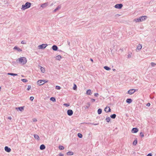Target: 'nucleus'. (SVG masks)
Here are the masks:
<instances>
[{
  "mask_svg": "<svg viewBox=\"0 0 156 156\" xmlns=\"http://www.w3.org/2000/svg\"><path fill=\"white\" fill-rule=\"evenodd\" d=\"M16 62L22 65H24L27 63V58L25 57H22L19 58L16 60Z\"/></svg>",
  "mask_w": 156,
  "mask_h": 156,
  "instance_id": "nucleus-1",
  "label": "nucleus"
},
{
  "mask_svg": "<svg viewBox=\"0 0 156 156\" xmlns=\"http://www.w3.org/2000/svg\"><path fill=\"white\" fill-rule=\"evenodd\" d=\"M147 18V16H142L139 18L135 19L134 20L136 22H140L145 20Z\"/></svg>",
  "mask_w": 156,
  "mask_h": 156,
  "instance_id": "nucleus-2",
  "label": "nucleus"
},
{
  "mask_svg": "<svg viewBox=\"0 0 156 156\" xmlns=\"http://www.w3.org/2000/svg\"><path fill=\"white\" fill-rule=\"evenodd\" d=\"M31 4L30 2H27L24 5H22L21 9L23 10H24L26 9L29 8L30 7Z\"/></svg>",
  "mask_w": 156,
  "mask_h": 156,
  "instance_id": "nucleus-3",
  "label": "nucleus"
},
{
  "mask_svg": "<svg viewBox=\"0 0 156 156\" xmlns=\"http://www.w3.org/2000/svg\"><path fill=\"white\" fill-rule=\"evenodd\" d=\"M48 45L47 44H42L38 46V48L39 49H44Z\"/></svg>",
  "mask_w": 156,
  "mask_h": 156,
  "instance_id": "nucleus-4",
  "label": "nucleus"
},
{
  "mask_svg": "<svg viewBox=\"0 0 156 156\" xmlns=\"http://www.w3.org/2000/svg\"><path fill=\"white\" fill-rule=\"evenodd\" d=\"M45 82V81L44 80H40L37 82V84L39 85H42L44 84L45 83L47 82V81Z\"/></svg>",
  "mask_w": 156,
  "mask_h": 156,
  "instance_id": "nucleus-5",
  "label": "nucleus"
},
{
  "mask_svg": "<svg viewBox=\"0 0 156 156\" xmlns=\"http://www.w3.org/2000/svg\"><path fill=\"white\" fill-rule=\"evenodd\" d=\"M123 5L122 4L120 3L116 4L114 7L116 9H120L123 7Z\"/></svg>",
  "mask_w": 156,
  "mask_h": 156,
  "instance_id": "nucleus-6",
  "label": "nucleus"
},
{
  "mask_svg": "<svg viewBox=\"0 0 156 156\" xmlns=\"http://www.w3.org/2000/svg\"><path fill=\"white\" fill-rule=\"evenodd\" d=\"M136 90L134 89H131L127 91V93L131 95L133 94L136 91Z\"/></svg>",
  "mask_w": 156,
  "mask_h": 156,
  "instance_id": "nucleus-7",
  "label": "nucleus"
},
{
  "mask_svg": "<svg viewBox=\"0 0 156 156\" xmlns=\"http://www.w3.org/2000/svg\"><path fill=\"white\" fill-rule=\"evenodd\" d=\"M139 131L137 127H134L132 128L131 130V132L133 133H136Z\"/></svg>",
  "mask_w": 156,
  "mask_h": 156,
  "instance_id": "nucleus-8",
  "label": "nucleus"
},
{
  "mask_svg": "<svg viewBox=\"0 0 156 156\" xmlns=\"http://www.w3.org/2000/svg\"><path fill=\"white\" fill-rule=\"evenodd\" d=\"M67 114L69 116H71L73 114V111L71 109H69L67 111Z\"/></svg>",
  "mask_w": 156,
  "mask_h": 156,
  "instance_id": "nucleus-9",
  "label": "nucleus"
},
{
  "mask_svg": "<svg viewBox=\"0 0 156 156\" xmlns=\"http://www.w3.org/2000/svg\"><path fill=\"white\" fill-rule=\"evenodd\" d=\"M104 111L106 113H108L109 112H110L111 111V109L109 107H106L104 109Z\"/></svg>",
  "mask_w": 156,
  "mask_h": 156,
  "instance_id": "nucleus-10",
  "label": "nucleus"
},
{
  "mask_svg": "<svg viewBox=\"0 0 156 156\" xmlns=\"http://www.w3.org/2000/svg\"><path fill=\"white\" fill-rule=\"evenodd\" d=\"M61 8V5H59L53 11V12H56L57 11L60 9Z\"/></svg>",
  "mask_w": 156,
  "mask_h": 156,
  "instance_id": "nucleus-11",
  "label": "nucleus"
},
{
  "mask_svg": "<svg viewBox=\"0 0 156 156\" xmlns=\"http://www.w3.org/2000/svg\"><path fill=\"white\" fill-rule=\"evenodd\" d=\"M51 49L54 51H57L58 50V48L57 45H54L52 47Z\"/></svg>",
  "mask_w": 156,
  "mask_h": 156,
  "instance_id": "nucleus-12",
  "label": "nucleus"
},
{
  "mask_svg": "<svg viewBox=\"0 0 156 156\" xmlns=\"http://www.w3.org/2000/svg\"><path fill=\"white\" fill-rule=\"evenodd\" d=\"M5 150L6 151L8 152H9L11 151V149L8 146H5Z\"/></svg>",
  "mask_w": 156,
  "mask_h": 156,
  "instance_id": "nucleus-13",
  "label": "nucleus"
},
{
  "mask_svg": "<svg viewBox=\"0 0 156 156\" xmlns=\"http://www.w3.org/2000/svg\"><path fill=\"white\" fill-rule=\"evenodd\" d=\"M104 31L105 30H103L102 31V33H101V36L102 38H104V39H105L106 38L105 37H104L105 36V35H106V34L105 33Z\"/></svg>",
  "mask_w": 156,
  "mask_h": 156,
  "instance_id": "nucleus-14",
  "label": "nucleus"
},
{
  "mask_svg": "<svg viewBox=\"0 0 156 156\" xmlns=\"http://www.w3.org/2000/svg\"><path fill=\"white\" fill-rule=\"evenodd\" d=\"M13 49L14 50H17L19 52H21L22 51L21 49L20 48L16 46H15L14 48Z\"/></svg>",
  "mask_w": 156,
  "mask_h": 156,
  "instance_id": "nucleus-15",
  "label": "nucleus"
},
{
  "mask_svg": "<svg viewBox=\"0 0 156 156\" xmlns=\"http://www.w3.org/2000/svg\"><path fill=\"white\" fill-rule=\"evenodd\" d=\"M132 100L130 98H127L126 101V102L128 104H130L132 102Z\"/></svg>",
  "mask_w": 156,
  "mask_h": 156,
  "instance_id": "nucleus-16",
  "label": "nucleus"
},
{
  "mask_svg": "<svg viewBox=\"0 0 156 156\" xmlns=\"http://www.w3.org/2000/svg\"><path fill=\"white\" fill-rule=\"evenodd\" d=\"M48 5V2L42 4L41 5V7H42L43 8H44L46 7Z\"/></svg>",
  "mask_w": 156,
  "mask_h": 156,
  "instance_id": "nucleus-17",
  "label": "nucleus"
},
{
  "mask_svg": "<svg viewBox=\"0 0 156 156\" xmlns=\"http://www.w3.org/2000/svg\"><path fill=\"white\" fill-rule=\"evenodd\" d=\"M49 100L53 102H55L56 101V98L54 97H52Z\"/></svg>",
  "mask_w": 156,
  "mask_h": 156,
  "instance_id": "nucleus-18",
  "label": "nucleus"
},
{
  "mask_svg": "<svg viewBox=\"0 0 156 156\" xmlns=\"http://www.w3.org/2000/svg\"><path fill=\"white\" fill-rule=\"evenodd\" d=\"M34 137L35 139H36L38 140H40V138L39 136L36 134H34Z\"/></svg>",
  "mask_w": 156,
  "mask_h": 156,
  "instance_id": "nucleus-19",
  "label": "nucleus"
},
{
  "mask_svg": "<svg viewBox=\"0 0 156 156\" xmlns=\"http://www.w3.org/2000/svg\"><path fill=\"white\" fill-rule=\"evenodd\" d=\"M86 94L87 95H90L92 94L91 90L88 89L87 90Z\"/></svg>",
  "mask_w": 156,
  "mask_h": 156,
  "instance_id": "nucleus-20",
  "label": "nucleus"
},
{
  "mask_svg": "<svg viewBox=\"0 0 156 156\" xmlns=\"http://www.w3.org/2000/svg\"><path fill=\"white\" fill-rule=\"evenodd\" d=\"M62 58V56L60 55H58L55 57V59L58 60H60Z\"/></svg>",
  "mask_w": 156,
  "mask_h": 156,
  "instance_id": "nucleus-21",
  "label": "nucleus"
},
{
  "mask_svg": "<svg viewBox=\"0 0 156 156\" xmlns=\"http://www.w3.org/2000/svg\"><path fill=\"white\" fill-rule=\"evenodd\" d=\"M66 154L68 155H73L74 153L71 151H69L66 153Z\"/></svg>",
  "mask_w": 156,
  "mask_h": 156,
  "instance_id": "nucleus-22",
  "label": "nucleus"
},
{
  "mask_svg": "<svg viewBox=\"0 0 156 156\" xmlns=\"http://www.w3.org/2000/svg\"><path fill=\"white\" fill-rule=\"evenodd\" d=\"M104 69L106 70L109 71L111 70V68L107 66H105L104 67Z\"/></svg>",
  "mask_w": 156,
  "mask_h": 156,
  "instance_id": "nucleus-23",
  "label": "nucleus"
},
{
  "mask_svg": "<svg viewBox=\"0 0 156 156\" xmlns=\"http://www.w3.org/2000/svg\"><path fill=\"white\" fill-rule=\"evenodd\" d=\"M45 148V146L44 144H42L40 146V149L43 150Z\"/></svg>",
  "mask_w": 156,
  "mask_h": 156,
  "instance_id": "nucleus-24",
  "label": "nucleus"
},
{
  "mask_svg": "<svg viewBox=\"0 0 156 156\" xmlns=\"http://www.w3.org/2000/svg\"><path fill=\"white\" fill-rule=\"evenodd\" d=\"M137 143V138H135V140L133 141V144L134 145H136Z\"/></svg>",
  "mask_w": 156,
  "mask_h": 156,
  "instance_id": "nucleus-25",
  "label": "nucleus"
},
{
  "mask_svg": "<svg viewBox=\"0 0 156 156\" xmlns=\"http://www.w3.org/2000/svg\"><path fill=\"white\" fill-rule=\"evenodd\" d=\"M116 115L115 114H114L112 115H111L110 116V117L112 119H115L116 117Z\"/></svg>",
  "mask_w": 156,
  "mask_h": 156,
  "instance_id": "nucleus-26",
  "label": "nucleus"
},
{
  "mask_svg": "<svg viewBox=\"0 0 156 156\" xmlns=\"http://www.w3.org/2000/svg\"><path fill=\"white\" fill-rule=\"evenodd\" d=\"M142 48V46L140 44H139L137 46L136 49L138 50H140Z\"/></svg>",
  "mask_w": 156,
  "mask_h": 156,
  "instance_id": "nucleus-27",
  "label": "nucleus"
},
{
  "mask_svg": "<svg viewBox=\"0 0 156 156\" xmlns=\"http://www.w3.org/2000/svg\"><path fill=\"white\" fill-rule=\"evenodd\" d=\"M110 120L111 118L107 116L105 119L106 121L108 122H109L110 121Z\"/></svg>",
  "mask_w": 156,
  "mask_h": 156,
  "instance_id": "nucleus-28",
  "label": "nucleus"
},
{
  "mask_svg": "<svg viewBox=\"0 0 156 156\" xmlns=\"http://www.w3.org/2000/svg\"><path fill=\"white\" fill-rule=\"evenodd\" d=\"M16 109H18L20 111H22L23 110V107H20L18 108H16Z\"/></svg>",
  "mask_w": 156,
  "mask_h": 156,
  "instance_id": "nucleus-29",
  "label": "nucleus"
},
{
  "mask_svg": "<svg viewBox=\"0 0 156 156\" xmlns=\"http://www.w3.org/2000/svg\"><path fill=\"white\" fill-rule=\"evenodd\" d=\"M102 112V110L101 108H99L98 110V113L99 115Z\"/></svg>",
  "mask_w": 156,
  "mask_h": 156,
  "instance_id": "nucleus-30",
  "label": "nucleus"
},
{
  "mask_svg": "<svg viewBox=\"0 0 156 156\" xmlns=\"http://www.w3.org/2000/svg\"><path fill=\"white\" fill-rule=\"evenodd\" d=\"M58 148L60 150H62L64 149V147L63 146L60 145L58 146Z\"/></svg>",
  "mask_w": 156,
  "mask_h": 156,
  "instance_id": "nucleus-31",
  "label": "nucleus"
},
{
  "mask_svg": "<svg viewBox=\"0 0 156 156\" xmlns=\"http://www.w3.org/2000/svg\"><path fill=\"white\" fill-rule=\"evenodd\" d=\"M7 74L8 75L13 76H16L17 75V74L14 73H8Z\"/></svg>",
  "mask_w": 156,
  "mask_h": 156,
  "instance_id": "nucleus-32",
  "label": "nucleus"
},
{
  "mask_svg": "<svg viewBox=\"0 0 156 156\" xmlns=\"http://www.w3.org/2000/svg\"><path fill=\"white\" fill-rule=\"evenodd\" d=\"M77 89V86L74 83L73 85V89L74 90H76Z\"/></svg>",
  "mask_w": 156,
  "mask_h": 156,
  "instance_id": "nucleus-33",
  "label": "nucleus"
},
{
  "mask_svg": "<svg viewBox=\"0 0 156 156\" xmlns=\"http://www.w3.org/2000/svg\"><path fill=\"white\" fill-rule=\"evenodd\" d=\"M77 136L79 138H81L82 137L83 135L81 133H78L77 134Z\"/></svg>",
  "mask_w": 156,
  "mask_h": 156,
  "instance_id": "nucleus-34",
  "label": "nucleus"
},
{
  "mask_svg": "<svg viewBox=\"0 0 156 156\" xmlns=\"http://www.w3.org/2000/svg\"><path fill=\"white\" fill-rule=\"evenodd\" d=\"M132 53L131 52H130L129 53L128 55H127V58H129L131 57V55Z\"/></svg>",
  "mask_w": 156,
  "mask_h": 156,
  "instance_id": "nucleus-35",
  "label": "nucleus"
},
{
  "mask_svg": "<svg viewBox=\"0 0 156 156\" xmlns=\"http://www.w3.org/2000/svg\"><path fill=\"white\" fill-rule=\"evenodd\" d=\"M61 87L60 86H55V89L57 90H59L61 89Z\"/></svg>",
  "mask_w": 156,
  "mask_h": 156,
  "instance_id": "nucleus-36",
  "label": "nucleus"
},
{
  "mask_svg": "<svg viewBox=\"0 0 156 156\" xmlns=\"http://www.w3.org/2000/svg\"><path fill=\"white\" fill-rule=\"evenodd\" d=\"M41 70L42 72L43 73L44 72L45 70L44 68L41 67Z\"/></svg>",
  "mask_w": 156,
  "mask_h": 156,
  "instance_id": "nucleus-37",
  "label": "nucleus"
},
{
  "mask_svg": "<svg viewBox=\"0 0 156 156\" xmlns=\"http://www.w3.org/2000/svg\"><path fill=\"white\" fill-rule=\"evenodd\" d=\"M21 80L23 82H24V83L27 82L28 81V80L26 79H22Z\"/></svg>",
  "mask_w": 156,
  "mask_h": 156,
  "instance_id": "nucleus-38",
  "label": "nucleus"
},
{
  "mask_svg": "<svg viewBox=\"0 0 156 156\" xmlns=\"http://www.w3.org/2000/svg\"><path fill=\"white\" fill-rule=\"evenodd\" d=\"M156 65V64H155V63H154V62H152L151 63V65L152 67H154V66H155Z\"/></svg>",
  "mask_w": 156,
  "mask_h": 156,
  "instance_id": "nucleus-39",
  "label": "nucleus"
},
{
  "mask_svg": "<svg viewBox=\"0 0 156 156\" xmlns=\"http://www.w3.org/2000/svg\"><path fill=\"white\" fill-rule=\"evenodd\" d=\"M63 105L67 107L70 105V104L69 103H65L63 104Z\"/></svg>",
  "mask_w": 156,
  "mask_h": 156,
  "instance_id": "nucleus-40",
  "label": "nucleus"
},
{
  "mask_svg": "<svg viewBox=\"0 0 156 156\" xmlns=\"http://www.w3.org/2000/svg\"><path fill=\"white\" fill-rule=\"evenodd\" d=\"M140 136L141 137H143L144 136V133L142 132H140Z\"/></svg>",
  "mask_w": 156,
  "mask_h": 156,
  "instance_id": "nucleus-41",
  "label": "nucleus"
},
{
  "mask_svg": "<svg viewBox=\"0 0 156 156\" xmlns=\"http://www.w3.org/2000/svg\"><path fill=\"white\" fill-rule=\"evenodd\" d=\"M99 124V123H89V124H90L93 125H98Z\"/></svg>",
  "mask_w": 156,
  "mask_h": 156,
  "instance_id": "nucleus-42",
  "label": "nucleus"
},
{
  "mask_svg": "<svg viewBox=\"0 0 156 156\" xmlns=\"http://www.w3.org/2000/svg\"><path fill=\"white\" fill-rule=\"evenodd\" d=\"M31 86L30 85H28V87L27 88V90H30V89L31 88Z\"/></svg>",
  "mask_w": 156,
  "mask_h": 156,
  "instance_id": "nucleus-43",
  "label": "nucleus"
},
{
  "mask_svg": "<svg viewBox=\"0 0 156 156\" xmlns=\"http://www.w3.org/2000/svg\"><path fill=\"white\" fill-rule=\"evenodd\" d=\"M43 98H44V100H48V97H47L46 96H44Z\"/></svg>",
  "mask_w": 156,
  "mask_h": 156,
  "instance_id": "nucleus-44",
  "label": "nucleus"
},
{
  "mask_svg": "<svg viewBox=\"0 0 156 156\" xmlns=\"http://www.w3.org/2000/svg\"><path fill=\"white\" fill-rule=\"evenodd\" d=\"M30 99L31 101H33L34 99V97H33L31 96L30 97Z\"/></svg>",
  "mask_w": 156,
  "mask_h": 156,
  "instance_id": "nucleus-45",
  "label": "nucleus"
},
{
  "mask_svg": "<svg viewBox=\"0 0 156 156\" xmlns=\"http://www.w3.org/2000/svg\"><path fill=\"white\" fill-rule=\"evenodd\" d=\"M95 100L94 99L91 98V101L92 102H95Z\"/></svg>",
  "mask_w": 156,
  "mask_h": 156,
  "instance_id": "nucleus-46",
  "label": "nucleus"
},
{
  "mask_svg": "<svg viewBox=\"0 0 156 156\" xmlns=\"http://www.w3.org/2000/svg\"><path fill=\"white\" fill-rule=\"evenodd\" d=\"M99 94L98 93H95L94 94V96L95 97H97L98 96Z\"/></svg>",
  "mask_w": 156,
  "mask_h": 156,
  "instance_id": "nucleus-47",
  "label": "nucleus"
},
{
  "mask_svg": "<svg viewBox=\"0 0 156 156\" xmlns=\"http://www.w3.org/2000/svg\"><path fill=\"white\" fill-rule=\"evenodd\" d=\"M151 105V104L150 103H148L146 104V105L148 107H149Z\"/></svg>",
  "mask_w": 156,
  "mask_h": 156,
  "instance_id": "nucleus-48",
  "label": "nucleus"
},
{
  "mask_svg": "<svg viewBox=\"0 0 156 156\" xmlns=\"http://www.w3.org/2000/svg\"><path fill=\"white\" fill-rule=\"evenodd\" d=\"M84 107V108L85 109H87L89 107V106L87 105Z\"/></svg>",
  "mask_w": 156,
  "mask_h": 156,
  "instance_id": "nucleus-49",
  "label": "nucleus"
},
{
  "mask_svg": "<svg viewBox=\"0 0 156 156\" xmlns=\"http://www.w3.org/2000/svg\"><path fill=\"white\" fill-rule=\"evenodd\" d=\"M33 120L34 122H36L37 121V119L36 118H34L33 119Z\"/></svg>",
  "mask_w": 156,
  "mask_h": 156,
  "instance_id": "nucleus-50",
  "label": "nucleus"
},
{
  "mask_svg": "<svg viewBox=\"0 0 156 156\" xmlns=\"http://www.w3.org/2000/svg\"><path fill=\"white\" fill-rule=\"evenodd\" d=\"M146 156H152V154L151 153L148 154Z\"/></svg>",
  "mask_w": 156,
  "mask_h": 156,
  "instance_id": "nucleus-51",
  "label": "nucleus"
},
{
  "mask_svg": "<svg viewBox=\"0 0 156 156\" xmlns=\"http://www.w3.org/2000/svg\"><path fill=\"white\" fill-rule=\"evenodd\" d=\"M21 43L23 44H26V43L24 41H23L21 42Z\"/></svg>",
  "mask_w": 156,
  "mask_h": 156,
  "instance_id": "nucleus-52",
  "label": "nucleus"
},
{
  "mask_svg": "<svg viewBox=\"0 0 156 156\" xmlns=\"http://www.w3.org/2000/svg\"><path fill=\"white\" fill-rule=\"evenodd\" d=\"M59 156H64V154H62L61 153H60L59 154H58Z\"/></svg>",
  "mask_w": 156,
  "mask_h": 156,
  "instance_id": "nucleus-53",
  "label": "nucleus"
},
{
  "mask_svg": "<svg viewBox=\"0 0 156 156\" xmlns=\"http://www.w3.org/2000/svg\"><path fill=\"white\" fill-rule=\"evenodd\" d=\"M120 16V15L117 14L115 15V16L116 17H119Z\"/></svg>",
  "mask_w": 156,
  "mask_h": 156,
  "instance_id": "nucleus-54",
  "label": "nucleus"
},
{
  "mask_svg": "<svg viewBox=\"0 0 156 156\" xmlns=\"http://www.w3.org/2000/svg\"><path fill=\"white\" fill-rule=\"evenodd\" d=\"M87 106H89V107L90 105V102H87Z\"/></svg>",
  "mask_w": 156,
  "mask_h": 156,
  "instance_id": "nucleus-55",
  "label": "nucleus"
},
{
  "mask_svg": "<svg viewBox=\"0 0 156 156\" xmlns=\"http://www.w3.org/2000/svg\"><path fill=\"white\" fill-rule=\"evenodd\" d=\"M67 43H68V45L70 46V42L69 41H67Z\"/></svg>",
  "mask_w": 156,
  "mask_h": 156,
  "instance_id": "nucleus-56",
  "label": "nucleus"
},
{
  "mask_svg": "<svg viewBox=\"0 0 156 156\" xmlns=\"http://www.w3.org/2000/svg\"><path fill=\"white\" fill-rule=\"evenodd\" d=\"M90 61H91L92 62H93V60L91 58H90Z\"/></svg>",
  "mask_w": 156,
  "mask_h": 156,
  "instance_id": "nucleus-57",
  "label": "nucleus"
},
{
  "mask_svg": "<svg viewBox=\"0 0 156 156\" xmlns=\"http://www.w3.org/2000/svg\"><path fill=\"white\" fill-rule=\"evenodd\" d=\"M12 119V118L11 117H8V119Z\"/></svg>",
  "mask_w": 156,
  "mask_h": 156,
  "instance_id": "nucleus-58",
  "label": "nucleus"
},
{
  "mask_svg": "<svg viewBox=\"0 0 156 156\" xmlns=\"http://www.w3.org/2000/svg\"><path fill=\"white\" fill-rule=\"evenodd\" d=\"M119 50H121L122 51H123V49H120Z\"/></svg>",
  "mask_w": 156,
  "mask_h": 156,
  "instance_id": "nucleus-59",
  "label": "nucleus"
},
{
  "mask_svg": "<svg viewBox=\"0 0 156 156\" xmlns=\"http://www.w3.org/2000/svg\"><path fill=\"white\" fill-rule=\"evenodd\" d=\"M112 70H113V71H115V70H116V69H113Z\"/></svg>",
  "mask_w": 156,
  "mask_h": 156,
  "instance_id": "nucleus-60",
  "label": "nucleus"
},
{
  "mask_svg": "<svg viewBox=\"0 0 156 156\" xmlns=\"http://www.w3.org/2000/svg\"><path fill=\"white\" fill-rule=\"evenodd\" d=\"M21 76H22V77H24V76L23 75H21Z\"/></svg>",
  "mask_w": 156,
  "mask_h": 156,
  "instance_id": "nucleus-61",
  "label": "nucleus"
},
{
  "mask_svg": "<svg viewBox=\"0 0 156 156\" xmlns=\"http://www.w3.org/2000/svg\"><path fill=\"white\" fill-rule=\"evenodd\" d=\"M52 5H53V4H51V5H50V6H52Z\"/></svg>",
  "mask_w": 156,
  "mask_h": 156,
  "instance_id": "nucleus-62",
  "label": "nucleus"
},
{
  "mask_svg": "<svg viewBox=\"0 0 156 156\" xmlns=\"http://www.w3.org/2000/svg\"><path fill=\"white\" fill-rule=\"evenodd\" d=\"M58 51H62L61 50H58Z\"/></svg>",
  "mask_w": 156,
  "mask_h": 156,
  "instance_id": "nucleus-63",
  "label": "nucleus"
},
{
  "mask_svg": "<svg viewBox=\"0 0 156 156\" xmlns=\"http://www.w3.org/2000/svg\"><path fill=\"white\" fill-rule=\"evenodd\" d=\"M1 87H0V90H1Z\"/></svg>",
  "mask_w": 156,
  "mask_h": 156,
  "instance_id": "nucleus-64",
  "label": "nucleus"
}]
</instances>
